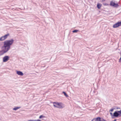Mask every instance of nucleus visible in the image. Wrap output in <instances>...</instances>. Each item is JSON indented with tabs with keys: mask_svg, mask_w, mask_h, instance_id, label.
Listing matches in <instances>:
<instances>
[{
	"mask_svg": "<svg viewBox=\"0 0 121 121\" xmlns=\"http://www.w3.org/2000/svg\"><path fill=\"white\" fill-rule=\"evenodd\" d=\"M14 41V40L12 39L4 42L3 46L2 47L4 53L7 52L10 49V46L13 43Z\"/></svg>",
	"mask_w": 121,
	"mask_h": 121,
	"instance_id": "obj_1",
	"label": "nucleus"
},
{
	"mask_svg": "<svg viewBox=\"0 0 121 121\" xmlns=\"http://www.w3.org/2000/svg\"><path fill=\"white\" fill-rule=\"evenodd\" d=\"M53 106L56 108H62L64 107L62 103H61L54 102L53 103Z\"/></svg>",
	"mask_w": 121,
	"mask_h": 121,
	"instance_id": "obj_2",
	"label": "nucleus"
},
{
	"mask_svg": "<svg viewBox=\"0 0 121 121\" xmlns=\"http://www.w3.org/2000/svg\"><path fill=\"white\" fill-rule=\"evenodd\" d=\"M115 1L113 0L111 1L110 2V5L115 7H117L118 6V5L117 4L115 3Z\"/></svg>",
	"mask_w": 121,
	"mask_h": 121,
	"instance_id": "obj_3",
	"label": "nucleus"
},
{
	"mask_svg": "<svg viewBox=\"0 0 121 121\" xmlns=\"http://www.w3.org/2000/svg\"><path fill=\"white\" fill-rule=\"evenodd\" d=\"M118 111H115L113 113V116L116 117H120L121 116V114L118 112Z\"/></svg>",
	"mask_w": 121,
	"mask_h": 121,
	"instance_id": "obj_4",
	"label": "nucleus"
},
{
	"mask_svg": "<svg viewBox=\"0 0 121 121\" xmlns=\"http://www.w3.org/2000/svg\"><path fill=\"white\" fill-rule=\"evenodd\" d=\"M121 26V21L114 24L113 26V28H116Z\"/></svg>",
	"mask_w": 121,
	"mask_h": 121,
	"instance_id": "obj_5",
	"label": "nucleus"
},
{
	"mask_svg": "<svg viewBox=\"0 0 121 121\" xmlns=\"http://www.w3.org/2000/svg\"><path fill=\"white\" fill-rule=\"evenodd\" d=\"M9 34L5 35L4 36H3L0 38V41H2L6 39L7 37L8 36H9Z\"/></svg>",
	"mask_w": 121,
	"mask_h": 121,
	"instance_id": "obj_6",
	"label": "nucleus"
},
{
	"mask_svg": "<svg viewBox=\"0 0 121 121\" xmlns=\"http://www.w3.org/2000/svg\"><path fill=\"white\" fill-rule=\"evenodd\" d=\"M9 57L8 56H6L4 57L3 58V61L4 62L7 61L9 59Z\"/></svg>",
	"mask_w": 121,
	"mask_h": 121,
	"instance_id": "obj_7",
	"label": "nucleus"
},
{
	"mask_svg": "<svg viewBox=\"0 0 121 121\" xmlns=\"http://www.w3.org/2000/svg\"><path fill=\"white\" fill-rule=\"evenodd\" d=\"M100 117H97L96 118L93 119L91 121H100Z\"/></svg>",
	"mask_w": 121,
	"mask_h": 121,
	"instance_id": "obj_8",
	"label": "nucleus"
},
{
	"mask_svg": "<svg viewBox=\"0 0 121 121\" xmlns=\"http://www.w3.org/2000/svg\"><path fill=\"white\" fill-rule=\"evenodd\" d=\"M17 73L18 75L22 76L23 75V73L20 71H17Z\"/></svg>",
	"mask_w": 121,
	"mask_h": 121,
	"instance_id": "obj_9",
	"label": "nucleus"
},
{
	"mask_svg": "<svg viewBox=\"0 0 121 121\" xmlns=\"http://www.w3.org/2000/svg\"><path fill=\"white\" fill-rule=\"evenodd\" d=\"M20 107H15L13 108V110H16L18 109H19Z\"/></svg>",
	"mask_w": 121,
	"mask_h": 121,
	"instance_id": "obj_10",
	"label": "nucleus"
},
{
	"mask_svg": "<svg viewBox=\"0 0 121 121\" xmlns=\"http://www.w3.org/2000/svg\"><path fill=\"white\" fill-rule=\"evenodd\" d=\"M101 6V5L100 4H97V7L98 9H100Z\"/></svg>",
	"mask_w": 121,
	"mask_h": 121,
	"instance_id": "obj_11",
	"label": "nucleus"
},
{
	"mask_svg": "<svg viewBox=\"0 0 121 121\" xmlns=\"http://www.w3.org/2000/svg\"><path fill=\"white\" fill-rule=\"evenodd\" d=\"M63 93H64V95L66 97H67L68 96V95L66 94V93L65 92H63Z\"/></svg>",
	"mask_w": 121,
	"mask_h": 121,
	"instance_id": "obj_12",
	"label": "nucleus"
},
{
	"mask_svg": "<svg viewBox=\"0 0 121 121\" xmlns=\"http://www.w3.org/2000/svg\"><path fill=\"white\" fill-rule=\"evenodd\" d=\"M79 30H74L72 31L73 32V33H76L77 32L79 31Z\"/></svg>",
	"mask_w": 121,
	"mask_h": 121,
	"instance_id": "obj_13",
	"label": "nucleus"
},
{
	"mask_svg": "<svg viewBox=\"0 0 121 121\" xmlns=\"http://www.w3.org/2000/svg\"><path fill=\"white\" fill-rule=\"evenodd\" d=\"M100 121H106L103 118H100Z\"/></svg>",
	"mask_w": 121,
	"mask_h": 121,
	"instance_id": "obj_14",
	"label": "nucleus"
},
{
	"mask_svg": "<svg viewBox=\"0 0 121 121\" xmlns=\"http://www.w3.org/2000/svg\"><path fill=\"white\" fill-rule=\"evenodd\" d=\"M43 117H44L42 115H41L39 117V118L40 119H41Z\"/></svg>",
	"mask_w": 121,
	"mask_h": 121,
	"instance_id": "obj_15",
	"label": "nucleus"
},
{
	"mask_svg": "<svg viewBox=\"0 0 121 121\" xmlns=\"http://www.w3.org/2000/svg\"><path fill=\"white\" fill-rule=\"evenodd\" d=\"M113 108L111 109L110 110V111H111V112H112L113 111Z\"/></svg>",
	"mask_w": 121,
	"mask_h": 121,
	"instance_id": "obj_16",
	"label": "nucleus"
},
{
	"mask_svg": "<svg viewBox=\"0 0 121 121\" xmlns=\"http://www.w3.org/2000/svg\"><path fill=\"white\" fill-rule=\"evenodd\" d=\"M118 112L121 114V110L120 111H118Z\"/></svg>",
	"mask_w": 121,
	"mask_h": 121,
	"instance_id": "obj_17",
	"label": "nucleus"
},
{
	"mask_svg": "<svg viewBox=\"0 0 121 121\" xmlns=\"http://www.w3.org/2000/svg\"><path fill=\"white\" fill-rule=\"evenodd\" d=\"M110 114H111V116H113V115H112V112H110Z\"/></svg>",
	"mask_w": 121,
	"mask_h": 121,
	"instance_id": "obj_18",
	"label": "nucleus"
},
{
	"mask_svg": "<svg viewBox=\"0 0 121 121\" xmlns=\"http://www.w3.org/2000/svg\"><path fill=\"white\" fill-rule=\"evenodd\" d=\"M120 109V108L119 107H117L116 108V109Z\"/></svg>",
	"mask_w": 121,
	"mask_h": 121,
	"instance_id": "obj_19",
	"label": "nucleus"
},
{
	"mask_svg": "<svg viewBox=\"0 0 121 121\" xmlns=\"http://www.w3.org/2000/svg\"><path fill=\"white\" fill-rule=\"evenodd\" d=\"M35 121H41L40 120H35Z\"/></svg>",
	"mask_w": 121,
	"mask_h": 121,
	"instance_id": "obj_20",
	"label": "nucleus"
},
{
	"mask_svg": "<svg viewBox=\"0 0 121 121\" xmlns=\"http://www.w3.org/2000/svg\"><path fill=\"white\" fill-rule=\"evenodd\" d=\"M29 121H35V120H30Z\"/></svg>",
	"mask_w": 121,
	"mask_h": 121,
	"instance_id": "obj_21",
	"label": "nucleus"
},
{
	"mask_svg": "<svg viewBox=\"0 0 121 121\" xmlns=\"http://www.w3.org/2000/svg\"><path fill=\"white\" fill-rule=\"evenodd\" d=\"M116 120H117L116 119H115L113 121H116Z\"/></svg>",
	"mask_w": 121,
	"mask_h": 121,
	"instance_id": "obj_22",
	"label": "nucleus"
},
{
	"mask_svg": "<svg viewBox=\"0 0 121 121\" xmlns=\"http://www.w3.org/2000/svg\"><path fill=\"white\" fill-rule=\"evenodd\" d=\"M105 0H102V1L103 2L105 1Z\"/></svg>",
	"mask_w": 121,
	"mask_h": 121,
	"instance_id": "obj_23",
	"label": "nucleus"
}]
</instances>
